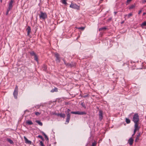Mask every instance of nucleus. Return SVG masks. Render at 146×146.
Here are the masks:
<instances>
[{"label":"nucleus","mask_w":146,"mask_h":146,"mask_svg":"<svg viewBox=\"0 0 146 146\" xmlns=\"http://www.w3.org/2000/svg\"><path fill=\"white\" fill-rule=\"evenodd\" d=\"M125 16H127V15H125Z\"/></svg>","instance_id":"obj_51"},{"label":"nucleus","mask_w":146,"mask_h":146,"mask_svg":"<svg viewBox=\"0 0 146 146\" xmlns=\"http://www.w3.org/2000/svg\"><path fill=\"white\" fill-rule=\"evenodd\" d=\"M42 68L44 70L46 71L47 69V67L46 65H44L43 66Z\"/></svg>","instance_id":"obj_29"},{"label":"nucleus","mask_w":146,"mask_h":146,"mask_svg":"<svg viewBox=\"0 0 146 146\" xmlns=\"http://www.w3.org/2000/svg\"><path fill=\"white\" fill-rule=\"evenodd\" d=\"M40 106V105H36V106H35V107L36 108H39Z\"/></svg>","instance_id":"obj_37"},{"label":"nucleus","mask_w":146,"mask_h":146,"mask_svg":"<svg viewBox=\"0 0 146 146\" xmlns=\"http://www.w3.org/2000/svg\"><path fill=\"white\" fill-rule=\"evenodd\" d=\"M40 145L41 146H45L44 145L43 143L42 142V141H40Z\"/></svg>","instance_id":"obj_35"},{"label":"nucleus","mask_w":146,"mask_h":146,"mask_svg":"<svg viewBox=\"0 0 146 146\" xmlns=\"http://www.w3.org/2000/svg\"><path fill=\"white\" fill-rule=\"evenodd\" d=\"M124 23V21H122L121 22V24H122L123 23Z\"/></svg>","instance_id":"obj_46"},{"label":"nucleus","mask_w":146,"mask_h":146,"mask_svg":"<svg viewBox=\"0 0 146 146\" xmlns=\"http://www.w3.org/2000/svg\"><path fill=\"white\" fill-rule=\"evenodd\" d=\"M66 116L67 118L66 119V122L68 123L69 122L70 120V113H67Z\"/></svg>","instance_id":"obj_9"},{"label":"nucleus","mask_w":146,"mask_h":146,"mask_svg":"<svg viewBox=\"0 0 146 146\" xmlns=\"http://www.w3.org/2000/svg\"><path fill=\"white\" fill-rule=\"evenodd\" d=\"M42 133L43 135L44 136L45 138L47 140H48V137L46 135L44 132H42Z\"/></svg>","instance_id":"obj_20"},{"label":"nucleus","mask_w":146,"mask_h":146,"mask_svg":"<svg viewBox=\"0 0 146 146\" xmlns=\"http://www.w3.org/2000/svg\"><path fill=\"white\" fill-rule=\"evenodd\" d=\"M35 122L37 123L40 126H42V123L39 120H36Z\"/></svg>","instance_id":"obj_21"},{"label":"nucleus","mask_w":146,"mask_h":146,"mask_svg":"<svg viewBox=\"0 0 146 146\" xmlns=\"http://www.w3.org/2000/svg\"><path fill=\"white\" fill-rule=\"evenodd\" d=\"M81 105L83 107L84 109H86V107L85 104L84 102H82L81 104Z\"/></svg>","instance_id":"obj_24"},{"label":"nucleus","mask_w":146,"mask_h":146,"mask_svg":"<svg viewBox=\"0 0 146 146\" xmlns=\"http://www.w3.org/2000/svg\"><path fill=\"white\" fill-rule=\"evenodd\" d=\"M76 66V63L74 62H71L70 63L67 64V66L70 67H74Z\"/></svg>","instance_id":"obj_8"},{"label":"nucleus","mask_w":146,"mask_h":146,"mask_svg":"<svg viewBox=\"0 0 146 146\" xmlns=\"http://www.w3.org/2000/svg\"><path fill=\"white\" fill-rule=\"evenodd\" d=\"M70 7L72 8L78 9H79V6L75 4L71 3L70 5Z\"/></svg>","instance_id":"obj_5"},{"label":"nucleus","mask_w":146,"mask_h":146,"mask_svg":"<svg viewBox=\"0 0 146 146\" xmlns=\"http://www.w3.org/2000/svg\"><path fill=\"white\" fill-rule=\"evenodd\" d=\"M146 14V13H143V15H144L145 14Z\"/></svg>","instance_id":"obj_45"},{"label":"nucleus","mask_w":146,"mask_h":146,"mask_svg":"<svg viewBox=\"0 0 146 146\" xmlns=\"http://www.w3.org/2000/svg\"><path fill=\"white\" fill-rule=\"evenodd\" d=\"M96 141H94L92 143V146H96Z\"/></svg>","instance_id":"obj_33"},{"label":"nucleus","mask_w":146,"mask_h":146,"mask_svg":"<svg viewBox=\"0 0 146 146\" xmlns=\"http://www.w3.org/2000/svg\"><path fill=\"white\" fill-rule=\"evenodd\" d=\"M132 0H127L126 2V5H127L128 4L131 2Z\"/></svg>","instance_id":"obj_32"},{"label":"nucleus","mask_w":146,"mask_h":146,"mask_svg":"<svg viewBox=\"0 0 146 146\" xmlns=\"http://www.w3.org/2000/svg\"><path fill=\"white\" fill-rule=\"evenodd\" d=\"M132 15V13H130L128 14L127 15V18H129Z\"/></svg>","instance_id":"obj_31"},{"label":"nucleus","mask_w":146,"mask_h":146,"mask_svg":"<svg viewBox=\"0 0 146 146\" xmlns=\"http://www.w3.org/2000/svg\"><path fill=\"white\" fill-rule=\"evenodd\" d=\"M13 0H11V1L10 2L8 8V9H9V10H11L12 8L13 7L12 4L13 3Z\"/></svg>","instance_id":"obj_10"},{"label":"nucleus","mask_w":146,"mask_h":146,"mask_svg":"<svg viewBox=\"0 0 146 146\" xmlns=\"http://www.w3.org/2000/svg\"><path fill=\"white\" fill-rule=\"evenodd\" d=\"M106 29L107 28L106 27H104L99 29V31H105L106 30Z\"/></svg>","instance_id":"obj_17"},{"label":"nucleus","mask_w":146,"mask_h":146,"mask_svg":"<svg viewBox=\"0 0 146 146\" xmlns=\"http://www.w3.org/2000/svg\"><path fill=\"white\" fill-rule=\"evenodd\" d=\"M139 120V116L137 113L134 114L133 117L132 121L135 123L134 125H138V123Z\"/></svg>","instance_id":"obj_1"},{"label":"nucleus","mask_w":146,"mask_h":146,"mask_svg":"<svg viewBox=\"0 0 146 146\" xmlns=\"http://www.w3.org/2000/svg\"><path fill=\"white\" fill-rule=\"evenodd\" d=\"M99 119L100 121H101L103 119V112L101 110H100L99 113Z\"/></svg>","instance_id":"obj_7"},{"label":"nucleus","mask_w":146,"mask_h":146,"mask_svg":"<svg viewBox=\"0 0 146 146\" xmlns=\"http://www.w3.org/2000/svg\"><path fill=\"white\" fill-rule=\"evenodd\" d=\"M114 13H115V14H116V13H117V12H115Z\"/></svg>","instance_id":"obj_49"},{"label":"nucleus","mask_w":146,"mask_h":146,"mask_svg":"<svg viewBox=\"0 0 146 146\" xmlns=\"http://www.w3.org/2000/svg\"><path fill=\"white\" fill-rule=\"evenodd\" d=\"M7 140L11 144H13L14 143L13 141L7 138Z\"/></svg>","instance_id":"obj_18"},{"label":"nucleus","mask_w":146,"mask_h":146,"mask_svg":"<svg viewBox=\"0 0 146 146\" xmlns=\"http://www.w3.org/2000/svg\"><path fill=\"white\" fill-rule=\"evenodd\" d=\"M35 56V61H36L38 62V57H37V55H35V56Z\"/></svg>","instance_id":"obj_30"},{"label":"nucleus","mask_w":146,"mask_h":146,"mask_svg":"<svg viewBox=\"0 0 146 146\" xmlns=\"http://www.w3.org/2000/svg\"><path fill=\"white\" fill-rule=\"evenodd\" d=\"M71 113L73 114H78L80 115H86V113L85 111H72L71 112Z\"/></svg>","instance_id":"obj_4"},{"label":"nucleus","mask_w":146,"mask_h":146,"mask_svg":"<svg viewBox=\"0 0 146 146\" xmlns=\"http://www.w3.org/2000/svg\"><path fill=\"white\" fill-rule=\"evenodd\" d=\"M146 25V21H145L141 25V26L142 27H143L145 26Z\"/></svg>","instance_id":"obj_28"},{"label":"nucleus","mask_w":146,"mask_h":146,"mask_svg":"<svg viewBox=\"0 0 146 146\" xmlns=\"http://www.w3.org/2000/svg\"><path fill=\"white\" fill-rule=\"evenodd\" d=\"M30 54L32 56H35V55H36L35 53V52L34 51H32V52H30Z\"/></svg>","instance_id":"obj_27"},{"label":"nucleus","mask_w":146,"mask_h":146,"mask_svg":"<svg viewBox=\"0 0 146 146\" xmlns=\"http://www.w3.org/2000/svg\"><path fill=\"white\" fill-rule=\"evenodd\" d=\"M55 56L56 57V60L57 62H60L59 55L57 53H55Z\"/></svg>","instance_id":"obj_6"},{"label":"nucleus","mask_w":146,"mask_h":146,"mask_svg":"<svg viewBox=\"0 0 146 146\" xmlns=\"http://www.w3.org/2000/svg\"><path fill=\"white\" fill-rule=\"evenodd\" d=\"M125 121L126 123L127 124H129L131 122L130 120L129 119L127 118H125Z\"/></svg>","instance_id":"obj_22"},{"label":"nucleus","mask_w":146,"mask_h":146,"mask_svg":"<svg viewBox=\"0 0 146 146\" xmlns=\"http://www.w3.org/2000/svg\"><path fill=\"white\" fill-rule=\"evenodd\" d=\"M10 10H9V9H7V11L6 12V15H7L8 14V13L9 11H10Z\"/></svg>","instance_id":"obj_39"},{"label":"nucleus","mask_w":146,"mask_h":146,"mask_svg":"<svg viewBox=\"0 0 146 146\" xmlns=\"http://www.w3.org/2000/svg\"><path fill=\"white\" fill-rule=\"evenodd\" d=\"M26 123L29 125H31L33 124V123L31 120H28L26 121Z\"/></svg>","instance_id":"obj_16"},{"label":"nucleus","mask_w":146,"mask_h":146,"mask_svg":"<svg viewBox=\"0 0 146 146\" xmlns=\"http://www.w3.org/2000/svg\"><path fill=\"white\" fill-rule=\"evenodd\" d=\"M35 114L36 115H39L40 114V113L38 112L35 113Z\"/></svg>","instance_id":"obj_38"},{"label":"nucleus","mask_w":146,"mask_h":146,"mask_svg":"<svg viewBox=\"0 0 146 146\" xmlns=\"http://www.w3.org/2000/svg\"><path fill=\"white\" fill-rule=\"evenodd\" d=\"M78 29H80V30H83L84 29L85 27H80L78 28Z\"/></svg>","instance_id":"obj_34"},{"label":"nucleus","mask_w":146,"mask_h":146,"mask_svg":"<svg viewBox=\"0 0 146 146\" xmlns=\"http://www.w3.org/2000/svg\"><path fill=\"white\" fill-rule=\"evenodd\" d=\"M27 35H29L31 31V30L30 27L29 26L27 27Z\"/></svg>","instance_id":"obj_15"},{"label":"nucleus","mask_w":146,"mask_h":146,"mask_svg":"<svg viewBox=\"0 0 146 146\" xmlns=\"http://www.w3.org/2000/svg\"><path fill=\"white\" fill-rule=\"evenodd\" d=\"M0 1H1V2H2V0H0Z\"/></svg>","instance_id":"obj_50"},{"label":"nucleus","mask_w":146,"mask_h":146,"mask_svg":"<svg viewBox=\"0 0 146 146\" xmlns=\"http://www.w3.org/2000/svg\"><path fill=\"white\" fill-rule=\"evenodd\" d=\"M141 12H142V10H140V11H139V12H138V14L139 15L140 14V13H141Z\"/></svg>","instance_id":"obj_43"},{"label":"nucleus","mask_w":146,"mask_h":146,"mask_svg":"<svg viewBox=\"0 0 146 146\" xmlns=\"http://www.w3.org/2000/svg\"><path fill=\"white\" fill-rule=\"evenodd\" d=\"M24 139L25 141V143H26L31 144V141L28 140L25 137H24Z\"/></svg>","instance_id":"obj_14"},{"label":"nucleus","mask_w":146,"mask_h":146,"mask_svg":"<svg viewBox=\"0 0 146 146\" xmlns=\"http://www.w3.org/2000/svg\"><path fill=\"white\" fill-rule=\"evenodd\" d=\"M66 0H61V2L63 4L66 5L67 4L66 2Z\"/></svg>","instance_id":"obj_26"},{"label":"nucleus","mask_w":146,"mask_h":146,"mask_svg":"<svg viewBox=\"0 0 146 146\" xmlns=\"http://www.w3.org/2000/svg\"><path fill=\"white\" fill-rule=\"evenodd\" d=\"M133 139L132 137L130 138L128 140V143L130 145H132L133 142Z\"/></svg>","instance_id":"obj_12"},{"label":"nucleus","mask_w":146,"mask_h":146,"mask_svg":"<svg viewBox=\"0 0 146 146\" xmlns=\"http://www.w3.org/2000/svg\"><path fill=\"white\" fill-rule=\"evenodd\" d=\"M103 0H100V3H101V2Z\"/></svg>","instance_id":"obj_47"},{"label":"nucleus","mask_w":146,"mask_h":146,"mask_svg":"<svg viewBox=\"0 0 146 146\" xmlns=\"http://www.w3.org/2000/svg\"><path fill=\"white\" fill-rule=\"evenodd\" d=\"M70 110L69 109H68L67 110V113H70Z\"/></svg>","instance_id":"obj_41"},{"label":"nucleus","mask_w":146,"mask_h":146,"mask_svg":"<svg viewBox=\"0 0 146 146\" xmlns=\"http://www.w3.org/2000/svg\"><path fill=\"white\" fill-rule=\"evenodd\" d=\"M140 135V133H139L137 136L136 139L135 140V142H137V141L138 140H139Z\"/></svg>","instance_id":"obj_23"},{"label":"nucleus","mask_w":146,"mask_h":146,"mask_svg":"<svg viewBox=\"0 0 146 146\" xmlns=\"http://www.w3.org/2000/svg\"><path fill=\"white\" fill-rule=\"evenodd\" d=\"M135 7V5H131L129 8V9H131L134 8Z\"/></svg>","instance_id":"obj_25"},{"label":"nucleus","mask_w":146,"mask_h":146,"mask_svg":"<svg viewBox=\"0 0 146 146\" xmlns=\"http://www.w3.org/2000/svg\"><path fill=\"white\" fill-rule=\"evenodd\" d=\"M88 95H84L83 96H82V97L84 98H85L86 97H88Z\"/></svg>","instance_id":"obj_40"},{"label":"nucleus","mask_w":146,"mask_h":146,"mask_svg":"<svg viewBox=\"0 0 146 146\" xmlns=\"http://www.w3.org/2000/svg\"><path fill=\"white\" fill-rule=\"evenodd\" d=\"M18 94V88L17 86H16L15 89L14 90L13 93V95L14 98L15 99H17V95Z\"/></svg>","instance_id":"obj_3"},{"label":"nucleus","mask_w":146,"mask_h":146,"mask_svg":"<svg viewBox=\"0 0 146 146\" xmlns=\"http://www.w3.org/2000/svg\"><path fill=\"white\" fill-rule=\"evenodd\" d=\"M57 115L58 116H59L61 117H62L63 118H64L66 116V115L64 113H58L57 114Z\"/></svg>","instance_id":"obj_13"},{"label":"nucleus","mask_w":146,"mask_h":146,"mask_svg":"<svg viewBox=\"0 0 146 146\" xmlns=\"http://www.w3.org/2000/svg\"><path fill=\"white\" fill-rule=\"evenodd\" d=\"M143 3H145V2H146V0H144L143 1Z\"/></svg>","instance_id":"obj_44"},{"label":"nucleus","mask_w":146,"mask_h":146,"mask_svg":"<svg viewBox=\"0 0 146 146\" xmlns=\"http://www.w3.org/2000/svg\"><path fill=\"white\" fill-rule=\"evenodd\" d=\"M58 92V89L56 88H55L53 89H52L51 91V92Z\"/></svg>","instance_id":"obj_19"},{"label":"nucleus","mask_w":146,"mask_h":146,"mask_svg":"<svg viewBox=\"0 0 146 146\" xmlns=\"http://www.w3.org/2000/svg\"><path fill=\"white\" fill-rule=\"evenodd\" d=\"M39 17L40 19H45L47 18V15L46 13H43L41 11L40 12V14L39 15Z\"/></svg>","instance_id":"obj_2"},{"label":"nucleus","mask_w":146,"mask_h":146,"mask_svg":"<svg viewBox=\"0 0 146 146\" xmlns=\"http://www.w3.org/2000/svg\"><path fill=\"white\" fill-rule=\"evenodd\" d=\"M38 137L41 139L42 140H44V139L43 138V137H42V136L41 135H38Z\"/></svg>","instance_id":"obj_36"},{"label":"nucleus","mask_w":146,"mask_h":146,"mask_svg":"<svg viewBox=\"0 0 146 146\" xmlns=\"http://www.w3.org/2000/svg\"><path fill=\"white\" fill-rule=\"evenodd\" d=\"M134 127L133 133H134V134H135L136 131L139 129V127H138V125H134Z\"/></svg>","instance_id":"obj_11"},{"label":"nucleus","mask_w":146,"mask_h":146,"mask_svg":"<svg viewBox=\"0 0 146 146\" xmlns=\"http://www.w3.org/2000/svg\"><path fill=\"white\" fill-rule=\"evenodd\" d=\"M135 134H134V133H133V134L132 135V136H133Z\"/></svg>","instance_id":"obj_48"},{"label":"nucleus","mask_w":146,"mask_h":146,"mask_svg":"<svg viewBox=\"0 0 146 146\" xmlns=\"http://www.w3.org/2000/svg\"><path fill=\"white\" fill-rule=\"evenodd\" d=\"M63 60L64 61V64L66 65L67 66V63H66L65 61L64 60V59H63Z\"/></svg>","instance_id":"obj_42"}]
</instances>
